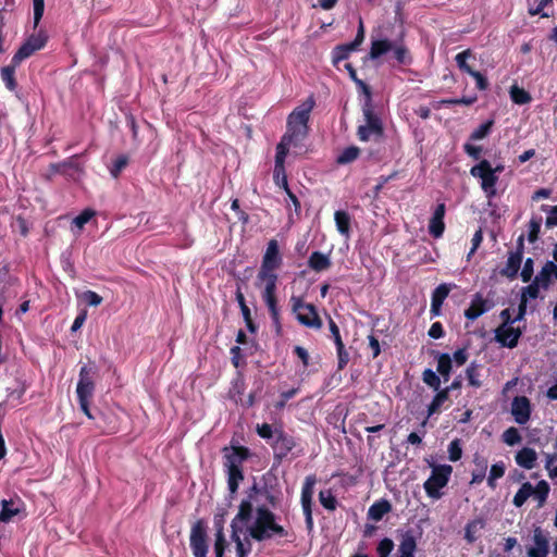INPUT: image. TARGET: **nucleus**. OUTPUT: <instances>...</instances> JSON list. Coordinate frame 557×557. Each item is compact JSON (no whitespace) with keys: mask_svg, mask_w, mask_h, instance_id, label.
<instances>
[{"mask_svg":"<svg viewBox=\"0 0 557 557\" xmlns=\"http://www.w3.org/2000/svg\"><path fill=\"white\" fill-rule=\"evenodd\" d=\"M267 491L251 490L242 499L238 512L232 520V539L236 544L237 557H247L251 550L249 539L265 541L287 535L286 530L276 523L274 513L269 509Z\"/></svg>","mask_w":557,"mask_h":557,"instance_id":"obj_1","label":"nucleus"},{"mask_svg":"<svg viewBox=\"0 0 557 557\" xmlns=\"http://www.w3.org/2000/svg\"><path fill=\"white\" fill-rule=\"evenodd\" d=\"M313 97L296 107L287 119V131L276 147V173L283 172V162L292 147H297L308 134V121L314 108Z\"/></svg>","mask_w":557,"mask_h":557,"instance_id":"obj_2","label":"nucleus"},{"mask_svg":"<svg viewBox=\"0 0 557 557\" xmlns=\"http://www.w3.org/2000/svg\"><path fill=\"white\" fill-rule=\"evenodd\" d=\"M223 453L224 467L228 476V488L231 493H235L239 482L244 479L242 465L247 459L249 453L247 448L240 446L225 447Z\"/></svg>","mask_w":557,"mask_h":557,"instance_id":"obj_3","label":"nucleus"},{"mask_svg":"<svg viewBox=\"0 0 557 557\" xmlns=\"http://www.w3.org/2000/svg\"><path fill=\"white\" fill-rule=\"evenodd\" d=\"M426 462L432 469V472L423 484L424 491L429 497L440 499L443 496L442 490L449 482L453 473V467L449 465H436L431 460H426Z\"/></svg>","mask_w":557,"mask_h":557,"instance_id":"obj_4","label":"nucleus"},{"mask_svg":"<svg viewBox=\"0 0 557 557\" xmlns=\"http://www.w3.org/2000/svg\"><path fill=\"white\" fill-rule=\"evenodd\" d=\"M277 275L276 273L259 272L257 275V285L262 288V298L269 308L272 320L280 330L278 308L276 305L275 290H276Z\"/></svg>","mask_w":557,"mask_h":557,"instance_id":"obj_5","label":"nucleus"},{"mask_svg":"<svg viewBox=\"0 0 557 557\" xmlns=\"http://www.w3.org/2000/svg\"><path fill=\"white\" fill-rule=\"evenodd\" d=\"M94 375L95 370L91 367L83 366L79 370L76 386V394L81 409L89 419H92V414L89 410V403L95 392Z\"/></svg>","mask_w":557,"mask_h":557,"instance_id":"obj_6","label":"nucleus"},{"mask_svg":"<svg viewBox=\"0 0 557 557\" xmlns=\"http://www.w3.org/2000/svg\"><path fill=\"white\" fill-rule=\"evenodd\" d=\"M503 166L492 168L487 160H482L470 170V174L481 181V188L486 198L491 199L496 195L497 173L503 171Z\"/></svg>","mask_w":557,"mask_h":557,"instance_id":"obj_7","label":"nucleus"},{"mask_svg":"<svg viewBox=\"0 0 557 557\" xmlns=\"http://www.w3.org/2000/svg\"><path fill=\"white\" fill-rule=\"evenodd\" d=\"M48 40V35L45 30L40 29L30 36L24 41V44L20 47L16 53L12 58V63L21 64L24 60L32 57L35 52L41 50Z\"/></svg>","mask_w":557,"mask_h":557,"instance_id":"obj_8","label":"nucleus"},{"mask_svg":"<svg viewBox=\"0 0 557 557\" xmlns=\"http://www.w3.org/2000/svg\"><path fill=\"white\" fill-rule=\"evenodd\" d=\"M502 317L505 321L499 327L496 329V341L503 346L513 348L517 346L519 337L521 336L520 329L513 326L517 318L515 320H510L509 311L507 309L502 311Z\"/></svg>","mask_w":557,"mask_h":557,"instance_id":"obj_9","label":"nucleus"},{"mask_svg":"<svg viewBox=\"0 0 557 557\" xmlns=\"http://www.w3.org/2000/svg\"><path fill=\"white\" fill-rule=\"evenodd\" d=\"M364 124L358 127L360 140L368 141L382 135V123L370 107L363 109Z\"/></svg>","mask_w":557,"mask_h":557,"instance_id":"obj_10","label":"nucleus"},{"mask_svg":"<svg viewBox=\"0 0 557 557\" xmlns=\"http://www.w3.org/2000/svg\"><path fill=\"white\" fill-rule=\"evenodd\" d=\"M294 305L293 310L296 314L297 320L308 326L313 329H320L322 323L321 320L314 309V307L310 304H304L299 299L293 298Z\"/></svg>","mask_w":557,"mask_h":557,"instance_id":"obj_11","label":"nucleus"},{"mask_svg":"<svg viewBox=\"0 0 557 557\" xmlns=\"http://www.w3.org/2000/svg\"><path fill=\"white\" fill-rule=\"evenodd\" d=\"M317 483L314 475H308L305 479V483L301 490V506L304 510V515L306 517V524L309 530L313 527V519H312V496H313V488Z\"/></svg>","mask_w":557,"mask_h":557,"instance_id":"obj_12","label":"nucleus"},{"mask_svg":"<svg viewBox=\"0 0 557 557\" xmlns=\"http://www.w3.org/2000/svg\"><path fill=\"white\" fill-rule=\"evenodd\" d=\"M282 258L280 255L278 243L276 239H271L268 243L259 272L275 273V271L280 268Z\"/></svg>","mask_w":557,"mask_h":557,"instance_id":"obj_13","label":"nucleus"},{"mask_svg":"<svg viewBox=\"0 0 557 557\" xmlns=\"http://www.w3.org/2000/svg\"><path fill=\"white\" fill-rule=\"evenodd\" d=\"M206 537L205 527L200 522L194 524L190 531L189 542L195 557H207L208 545Z\"/></svg>","mask_w":557,"mask_h":557,"instance_id":"obj_14","label":"nucleus"},{"mask_svg":"<svg viewBox=\"0 0 557 557\" xmlns=\"http://www.w3.org/2000/svg\"><path fill=\"white\" fill-rule=\"evenodd\" d=\"M542 289H544L543 282H540L536 276L530 285L522 288L517 320H522L524 318L529 301L536 299Z\"/></svg>","mask_w":557,"mask_h":557,"instance_id":"obj_15","label":"nucleus"},{"mask_svg":"<svg viewBox=\"0 0 557 557\" xmlns=\"http://www.w3.org/2000/svg\"><path fill=\"white\" fill-rule=\"evenodd\" d=\"M548 553V539L541 528H536L533 532L532 544L528 547L527 554L529 557H547Z\"/></svg>","mask_w":557,"mask_h":557,"instance_id":"obj_16","label":"nucleus"},{"mask_svg":"<svg viewBox=\"0 0 557 557\" xmlns=\"http://www.w3.org/2000/svg\"><path fill=\"white\" fill-rule=\"evenodd\" d=\"M510 412L518 424H525L531 417V403L525 396L512 399Z\"/></svg>","mask_w":557,"mask_h":557,"instance_id":"obj_17","label":"nucleus"},{"mask_svg":"<svg viewBox=\"0 0 557 557\" xmlns=\"http://www.w3.org/2000/svg\"><path fill=\"white\" fill-rule=\"evenodd\" d=\"M493 306L494 302L492 300L484 298L481 294H475L471 299L469 308L465 311V317L473 321L490 311Z\"/></svg>","mask_w":557,"mask_h":557,"instance_id":"obj_18","label":"nucleus"},{"mask_svg":"<svg viewBox=\"0 0 557 557\" xmlns=\"http://www.w3.org/2000/svg\"><path fill=\"white\" fill-rule=\"evenodd\" d=\"M451 287L453 286L449 284H441L434 289L431 300L432 315L437 317L441 314L442 305L444 300L447 298L449 292L451 290Z\"/></svg>","mask_w":557,"mask_h":557,"instance_id":"obj_19","label":"nucleus"},{"mask_svg":"<svg viewBox=\"0 0 557 557\" xmlns=\"http://www.w3.org/2000/svg\"><path fill=\"white\" fill-rule=\"evenodd\" d=\"M444 214H445V206L443 203L438 205L433 213V216L429 224V231L432 236L438 238L443 235L445 225H444Z\"/></svg>","mask_w":557,"mask_h":557,"instance_id":"obj_20","label":"nucleus"},{"mask_svg":"<svg viewBox=\"0 0 557 557\" xmlns=\"http://www.w3.org/2000/svg\"><path fill=\"white\" fill-rule=\"evenodd\" d=\"M516 462L524 469H533L537 461V454L534 449L523 447L516 454Z\"/></svg>","mask_w":557,"mask_h":557,"instance_id":"obj_21","label":"nucleus"},{"mask_svg":"<svg viewBox=\"0 0 557 557\" xmlns=\"http://www.w3.org/2000/svg\"><path fill=\"white\" fill-rule=\"evenodd\" d=\"M473 463H474V469L472 470L471 484H479L486 476V470H487L488 462H487L486 458L476 454V455H474Z\"/></svg>","mask_w":557,"mask_h":557,"instance_id":"obj_22","label":"nucleus"},{"mask_svg":"<svg viewBox=\"0 0 557 557\" xmlns=\"http://www.w3.org/2000/svg\"><path fill=\"white\" fill-rule=\"evenodd\" d=\"M334 220L338 233L346 239L350 237L351 218L346 211L338 210L334 213Z\"/></svg>","mask_w":557,"mask_h":557,"instance_id":"obj_23","label":"nucleus"},{"mask_svg":"<svg viewBox=\"0 0 557 557\" xmlns=\"http://www.w3.org/2000/svg\"><path fill=\"white\" fill-rule=\"evenodd\" d=\"M536 277L540 282H543L544 290L547 289L552 281L557 280V263L546 262Z\"/></svg>","mask_w":557,"mask_h":557,"instance_id":"obj_24","label":"nucleus"},{"mask_svg":"<svg viewBox=\"0 0 557 557\" xmlns=\"http://www.w3.org/2000/svg\"><path fill=\"white\" fill-rule=\"evenodd\" d=\"M2 510L0 512V521L1 522H8L13 517L20 513L21 511V504L20 502H15L13 499L7 500L3 499L1 502Z\"/></svg>","mask_w":557,"mask_h":557,"instance_id":"obj_25","label":"nucleus"},{"mask_svg":"<svg viewBox=\"0 0 557 557\" xmlns=\"http://www.w3.org/2000/svg\"><path fill=\"white\" fill-rule=\"evenodd\" d=\"M391 510L392 506L389 502H387L386 499H381L370 506L368 510V517L373 521H380L384 517V515H386Z\"/></svg>","mask_w":557,"mask_h":557,"instance_id":"obj_26","label":"nucleus"},{"mask_svg":"<svg viewBox=\"0 0 557 557\" xmlns=\"http://www.w3.org/2000/svg\"><path fill=\"white\" fill-rule=\"evenodd\" d=\"M18 65L20 64H14L11 62L10 65L2 67L0 71L2 82L11 91H14L17 86L15 81V70Z\"/></svg>","mask_w":557,"mask_h":557,"instance_id":"obj_27","label":"nucleus"},{"mask_svg":"<svg viewBox=\"0 0 557 557\" xmlns=\"http://www.w3.org/2000/svg\"><path fill=\"white\" fill-rule=\"evenodd\" d=\"M484 527H485V521L482 518H476V519H473L470 522H468V524L466 525V530H465L466 540L469 543H473L476 540L479 532L482 529H484Z\"/></svg>","mask_w":557,"mask_h":557,"instance_id":"obj_28","label":"nucleus"},{"mask_svg":"<svg viewBox=\"0 0 557 557\" xmlns=\"http://www.w3.org/2000/svg\"><path fill=\"white\" fill-rule=\"evenodd\" d=\"M416 547L417 544L414 537L412 535L406 534L403 536L398 546V557H414Z\"/></svg>","mask_w":557,"mask_h":557,"instance_id":"obj_29","label":"nucleus"},{"mask_svg":"<svg viewBox=\"0 0 557 557\" xmlns=\"http://www.w3.org/2000/svg\"><path fill=\"white\" fill-rule=\"evenodd\" d=\"M521 255L520 253H511L506 262L505 268L503 269L502 273L506 275L507 277H515L520 269L521 265Z\"/></svg>","mask_w":557,"mask_h":557,"instance_id":"obj_30","label":"nucleus"},{"mask_svg":"<svg viewBox=\"0 0 557 557\" xmlns=\"http://www.w3.org/2000/svg\"><path fill=\"white\" fill-rule=\"evenodd\" d=\"M448 389H438L432 403L428 407V416L431 417L434 413H437L442 406L448 400Z\"/></svg>","mask_w":557,"mask_h":557,"instance_id":"obj_31","label":"nucleus"},{"mask_svg":"<svg viewBox=\"0 0 557 557\" xmlns=\"http://www.w3.org/2000/svg\"><path fill=\"white\" fill-rule=\"evenodd\" d=\"M331 265L329 256L319 251L313 252L309 258V267L314 271H323Z\"/></svg>","mask_w":557,"mask_h":557,"instance_id":"obj_32","label":"nucleus"},{"mask_svg":"<svg viewBox=\"0 0 557 557\" xmlns=\"http://www.w3.org/2000/svg\"><path fill=\"white\" fill-rule=\"evenodd\" d=\"M394 44L389 40H374L372 41L371 50H370V58L371 59H377L379 57L392 52Z\"/></svg>","mask_w":557,"mask_h":557,"instance_id":"obj_33","label":"nucleus"},{"mask_svg":"<svg viewBox=\"0 0 557 557\" xmlns=\"http://www.w3.org/2000/svg\"><path fill=\"white\" fill-rule=\"evenodd\" d=\"M453 360L448 354H441L437 358V372L444 381H448L451 371Z\"/></svg>","mask_w":557,"mask_h":557,"instance_id":"obj_34","label":"nucleus"},{"mask_svg":"<svg viewBox=\"0 0 557 557\" xmlns=\"http://www.w3.org/2000/svg\"><path fill=\"white\" fill-rule=\"evenodd\" d=\"M533 493H534V490H533V485L529 482L522 484V486L519 488V491L516 493L515 497H513V505L516 507H521L528 498H530L531 496H533Z\"/></svg>","mask_w":557,"mask_h":557,"instance_id":"obj_35","label":"nucleus"},{"mask_svg":"<svg viewBox=\"0 0 557 557\" xmlns=\"http://www.w3.org/2000/svg\"><path fill=\"white\" fill-rule=\"evenodd\" d=\"M466 375L469 382V385L472 387L479 388L482 386L481 381V366L472 362L466 370Z\"/></svg>","mask_w":557,"mask_h":557,"instance_id":"obj_36","label":"nucleus"},{"mask_svg":"<svg viewBox=\"0 0 557 557\" xmlns=\"http://www.w3.org/2000/svg\"><path fill=\"white\" fill-rule=\"evenodd\" d=\"M227 542L223 533V527L216 524L215 542H214V555L215 557H223Z\"/></svg>","mask_w":557,"mask_h":557,"instance_id":"obj_37","label":"nucleus"},{"mask_svg":"<svg viewBox=\"0 0 557 557\" xmlns=\"http://www.w3.org/2000/svg\"><path fill=\"white\" fill-rule=\"evenodd\" d=\"M360 150L355 146L345 148L336 158L338 164H348L359 157Z\"/></svg>","mask_w":557,"mask_h":557,"instance_id":"obj_38","label":"nucleus"},{"mask_svg":"<svg viewBox=\"0 0 557 557\" xmlns=\"http://www.w3.org/2000/svg\"><path fill=\"white\" fill-rule=\"evenodd\" d=\"M356 49L357 48L351 42L347 45L337 46L333 51L334 64H337L341 61L347 59L350 52L355 51Z\"/></svg>","mask_w":557,"mask_h":557,"instance_id":"obj_39","label":"nucleus"},{"mask_svg":"<svg viewBox=\"0 0 557 557\" xmlns=\"http://www.w3.org/2000/svg\"><path fill=\"white\" fill-rule=\"evenodd\" d=\"M505 471H506V467H505V463L503 461H499V462H496V463L492 465L491 470H490V474H488V478H487L488 485L491 487H495L496 480L500 479L505 474Z\"/></svg>","mask_w":557,"mask_h":557,"instance_id":"obj_40","label":"nucleus"},{"mask_svg":"<svg viewBox=\"0 0 557 557\" xmlns=\"http://www.w3.org/2000/svg\"><path fill=\"white\" fill-rule=\"evenodd\" d=\"M319 500L325 509H327V510L336 509L337 500L330 490L320 491Z\"/></svg>","mask_w":557,"mask_h":557,"instance_id":"obj_41","label":"nucleus"},{"mask_svg":"<svg viewBox=\"0 0 557 557\" xmlns=\"http://www.w3.org/2000/svg\"><path fill=\"white\" fill-rule=\"evenodd\" d=\"M511 100L517 104H525L531 101V96L524 89L512 86L510 89Z\"/></svg>","mask_w":557,"mask_h":557,"instance_id":"obj_42","label":"nucleus"},{"mask_svg":"<svg viewBox=\"0 0 557 557\" xmlns=\"http://www.w3.org/2000/svg\"><path fill=\"white\" fill-rule=\"evenodd\" d=\"M422 380L428 386H430L434 391H438L441 387L440 376L431 369H425L423 371Z\"/></svg>","mask_w":557,"mask_h":557,"instance_id":"obj_43","label":"nucleus"},{"mask_svg":"<svg viewBox=\"0 0 557 557\" xmlns=\"http://www.w3.org/2000/svg\"><path fill=\"white\" fill-rule=\"evenodd\" d=\"M472 55L471 50L467 49L460 53H458L455 58L456 63L458 67L470 75V73L473 71L468 64L467 60Z\"/></svg>","mask_w":557,"mask_h":557,"instance_id":"obj_44","label":"nucleus"},{"mask_svg":"<svg viewBox=\"0 0 557 557\" xmlns=\"http://www.w3.org/2000/svg\"><path fill=\"white\" fill-rule=\"evenodd\" d=\"M533 496L539 500L540 505H542L546 500L549 492L548 484L545 481H541L536 486H533Z\"/></svg>","mask_w":557,"mask_h":557,"instance_id":"obj_45","label":"nucleus"},{"mask_svg":"<svg viewBox=\"0 0 557 557\" xmlns=\"http://www.w3.org/2000/svg\"><path fill=\"white\" fill-rule=\"evenodd\" d=\"M236 300H237V302H238V305L240 307L243 317L246 320L248 327L250 330H252L251 321H250V310L247 307V305L245 302V297H244L243 293L239 289H237V292H236Z\"/></svg>","mask_w":557,"mask_h":557,"instance_id":"obj_46","label":"nucleus"},{"mask_svg":"<svg viewBox=\"0 0 557 557\" xmlns=\"http://www.w3.org/2000/svg\"><path fill=\"white\" fill-rule=\"evenodd\" d=\"M95 215V212L92 210H84L79 215H77L73 220V225L77 227L78 231H81L84 225L90 221V219Z\"/></svg>","mask_w":557,"mask_h":557,"instance_id":"obj_47","label":"nucleus"},{"mask_svg":"<svg viewBox=\"0 0 557 557\" xmlns=\"http://www.w3.org/2000/svg\"><path fill=\"white\" fill-rule=\"evenodd\" d=\"M81 298L89 306L97 307L102 302V297L92 290L82 293Z\"/></svg>","mask_w":557,"mask_h":557,"instance_id":"obj_48","label":"nucleus"},{"mask_svg":"<svg viewBox=\"0 0 557 557\" xmlns=\"http://www.w3.org/2000/svg\"><path fill=\"white\" fill-rule=\"evenodd\" d=\"M503 440L508 445H515L521 441V436L516 428H509L504 432Z\"/></svg>","mask_w":557,"mask_h":557,"instance_id":"obj_49","label":"nucleus"},{"mask_svg":"<svg viewBox=\"0 0 557 557\" xmlns=\"http://www.w3.org/2000/svg\"><path fill=\"white\" fill-rule=\"evenodd\" d=\"M34 8V27L36 28L44 15L45 0H33Z\"/></svg>","mask_w":557,"mask_h":557,"instance_id":"obj_50","label":"nucleus"},{"mask_svg":"<svg viewBox=\"0 0 557 557\" xmlns=\"http://www.w3.org/2000/svg\"><path fill=\"white\" fill-rule=\"evenodd\" d=\"M450 461H458L462 456V449L458 440L453 441L448 446Z\"/></svg>","mask_w":557,"mask_h":557,"instance_id":"obj_51","label":"nucleus"},{"mask_svg":"<svg viewBox=\"0 0 557 557\" xmlns=\"http://www.w3.org/2000/svg\"><path fill=\"white\" fill-rule=\"evenodd\" d=\"M493 125V121H488L481 126H479L472 134L471 139L473 140H481L483 139L491 131V127Z\"/></svg>","mask_w":557,"mask_h":557,"instance_id":"obj_52","label":"nucleus"},{"mask_svg":"<svg viewBox=\"0 0 557 557\" xmlns=\"http://www.w3.org/2000/svg\"><path fill=\"white\" fill-rule=\"evenodd\" d=\"M394 548V543L391 539H383L377 546L379 557H387Z\"/></svg>","mask_w":557,"mask_h":557,"instance_id":"obj_53","label":"nucleus"},{"mask_svg":"<svg viewBox=\"0 0 557 557\" xmlns=\"http://www.w3.org/2000/svg\"><path fill=\"white\" fill-rule=\"evenodd\" d=\"M392 52H393V55L394 58L399 62V63H407L408 62V52H407V49L401 46V45H394L393 48H392Z\"/></svg>","mask_w":557,"mask_h":557,"instance_id":"obj_54","label":"nucleus"},{"mask_svg":"<svg viewBox=\"0 0 557 557\" xmlns=\"http://www.w3.org/2000/svg\"><path fill=\"white\" fill-rule=\"evenodd\" d=\"M476 101V97H462L458 99H445L440 103L443 106H451V104H465L470 106Z\"/></svg>","mask_w":557,"mask_h":557,"instance_id":"obj_55","label":"nucleus"},{"mask_svg":"<svg viewBox=\"0 0 557 557\" xmlns=\"http://www.w3.org/2000/svg\"><path fill=\"white\" fill-rule=\"evenodd\" d=\"M533 275V260L527 259L521 270L520 276L523 282H529Z\"/></svg>","mask_w":557,"mask_h":557,"instance_id":"obj_56","label":"nucleus"},{"mask_svg":"<svg viewBox=\"0 0 557 557\" xmlns=\"http://www.w3.org/2000/svg\"><path fill=\"white\" fill-rule=\"evenodd\" d=\"M329 327H330V331H331L332 336L334 338L336 348L342 349L344 343L342 341L338 326L336 325V323L332 319H330V321H329Z\"/></svg>","mask_w":557,"mask_h":557,"instance_id":"obj_57","label":"nucleus"},{"mask_svg":"<svg viewBox=\"0 0 557 557\" xmlns=\"http://www.w3.org/2000/svg\"><path fill=\"white\" fill-rule=\"evenodd\" d=\"M126 164L127 159L125 157L117 158L110 170L112 176L116 177Z\"/></svg>","mask_w":557,"mask_h":557,"instance_id":"obj_58","label":"nucleus"},{"mask_svg":"<svg viewBox=\"0 0 557 557\" xmlns=\"http://www.w3.org/2000/svg\"><path fill=\"white\" fill-rule=\"evenodd\" d=\"M453 362L457 366H462L468 360V352L465 348L458 349L454 352L451 357Z\"/></svg>","mask_w":557,"mask_h":557,"instance_id":"obj_59","label":"nucleus"},{"mask_svg":"<svg viewBox=\"0 0 557 557\" xmlns=\"http://www.w3.org/2000/svg\"><path fill=\"white\" fill-rule=\"evenodd\" d=\"M470 76H472L475 79L476 87L480 90H485L487 88V81L485 79V77L480 72L473 70L470 73Z\"/></svg>","mask_w":557,"mask_h":557,"instance_id":"obj_60","label":"nucleus"},{"mask_svg":"<svg viewBox=\"0 0 557 557\" xmlns=\"http://www.w3.org/2000/svg\"><path fill=\"white\" fill-rule=\"evenodd\" d=\"M429 335L432 337V338H441L443 337L444 335V330H443V326L440 322H435L431 325L430 330H429Z\"/></svg>","mask_w":557,"mask_h":557,"instance_id":"obj_61","label":"nucleus"},{"mask_svg":"<svg viewBox=\"0 0 557 557\" xmlns=\"http://www.w3.org/2000/svg\"><path fill=\"white\" fill-rule=\"evenodd\" d=\"M86 318H87V312L86 311H83L81 312L74 320L73 324H72V332H76L78 331L83 324L85 323L86 321Z\"/></svg>","mask_w":557,"mask_h":557,"instance_id":"obj_62","label":"nucleus"},{"mask_svg":"<svg viewBox=\"0 0 557 557\" xmlns=\"http://www.w3.org/2000/svg\"><path fill=\"white\" fill-rule=\"evenodd\" d=\"M257 432L259 436L262 438H271L272 437V428L270 424L263 423L257 426Z\"/></svg>","mask_w":557,"mask_h":557,"instance_id":"obj_63","label":"nucleus"},{"mask_svg":"<svg viewBox=\"0 0 557 557\" xmlns=\"http://www.w3.org/2000/svg\"><path fill=\"white\" fill-rule=\"evenodd\" d=\"M548 226H557V206L553 207L546 218Z\"/></svg>","mask_w":557,"mask_h":557,"instance_id":"obj_64","label":"nucleus"}]
</instances>
